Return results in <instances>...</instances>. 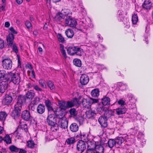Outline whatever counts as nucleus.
Instances as JSON below:
<instances>
[{"label": "nucleus", "instance_id": "nucleus-36", "mask_svg": "<svg viewBox=\"0 0 153 153\" xmlns=\"http://www.w3.org/2000/svg\"><path fill=\"white\" fill-rule=\"evenodd\" d=\"M3 140L7 144H9L11 143V139L9 135L7 134L3 138Z\"/></svg>", "mask_w": 153, "mask_h": 153}, {"label": "nucleus", "instance_id": "nucleus-49", "mask_svg": "<svg viewBox=\"0 0 153 153\" xmlns=\"http://www.w3.org/2000/svg\"><path fill=\"white\" fill-rule=\"evenodd\" d=\"M45 103L46 106L48 109H51V103L49 100L47 99L45 101Z\"/></svg>", "mask_w": 153, "mask_h": 153}, {"label": "nucleus", "instance_id": "nucleus-15", "mask_svg": "<svg viewBox=\"0 0 153 153\" xmlns=\"http://www.w3.org/2000/svg\"><path fill=\"white\" fill-rule=\"evenodd\" d=\"M14 39V35L13 33H9V35L7 37V45L11 47L13 44V41Z\"/></svg>", "mask_w": 153, "mask_h": 153}, {"label": "nucleus", "instance_id": "nucleus-27", "mask_svg": "<svg viewBox=\"0 0 153 153\" xmlns=\"http://www.w3.org/2000/svg\"><path fill=\"white\" fill-rule=\"evenodd\" d=\"M65 33L67 36L68 38H72L74 35V32L71 29H68L65 31Z\"/></svg>", "mask_w": 153, "mask_h": 153}, {"label": "nucleus", "instance_id": "nucleus-42", "mask_svg": "<svg viewBox=\"0 0 153 153\" xmlns=\"http://www.w3.org/2000/svg\"><path fill=\"white\" fill-rule=\"evenodd\" d=\"M7 114L4 112H1L0 113V120L3 121L6 119Z\"/></svg>", "mask_w": 153, "mask_h": 153}, {"label": "nucleus", "instance_id": "nucleus-18", "mask_svg": "<svg viewBox=\"0 0 153 153\" xmlns=\"http://www.w3.org/2000/svg\"><path fill=\"white\" fill-rule=\"evenodd\" d=\"M125 138L124 137H120L115 139L117 147H119L125 141Z\"/></svg>", "mask_w": 153, "mask_h": 153}, {"label": "nucleus", "instance_id": "nucleus-7", "mask_svg": "<svg viewBox=\"0 0 153 153\" xmlns=\"http://www.w3.org/2000/svg\"><path fill=\"white\" fill-rule=\"evenodd\" d=\"M59 119H57L58 126H59L62 128L65 129L68 127V121L67 119L64 116V114L59 116Z\"/></svg>", "mask_w": 153, "mask_h": 153}, {"label": "nucleus", "instance_id": "nucleus-41", "mask_svg": "<svg viewBox=\"0 0 153 153\" xmlns=\"http://www.w3.org/2000/svg\"><path fill=\"white\" fill-rule=\"evenodd\" d=\"M57 36L59 42L63 43L65 42V39L61 34L60 33H58L57 35Z\"/></svg>", "mask_w": 153, "mask_h": 153}, {"label": "nucleus", "instance_id": "nucleus-37", "mask_svg": "<svg viewBox=\"0 0 153 153\" xmlns=\"http://www.w3.org/2000/svg\"><path fill=\"white\" fill-rule=\"evenodd\" d=\"M59 46L60 48L61 52L62 55L65 58H66L67 57V56L65 50L64 49V46L62 44H60Z\"/></svg>", "mask_w": 153, "mask_h": 153}, {"label": "nucleus", "instance_id": "nucleus-59", "mask_svg": "<svg viewBox=\"0 0 153 153\" xmlns=\"http://www.w3.org/2000/svg\"><path fill=\"white\" fill-rule=\"evenodd\" d=\"M12 48V49L14 52H15L16 53H17L18 52V48L15 44H13L12 46L11 47Z\"/></svg>", "mask_w": 153, "mask_h": 153}, {"label": "nucleus", "instance_id": "nucleus-17", "mask_svg": "<svg viewBox=\"0 0 153 153\" xmlns=\"http://www.w3.org/2000/svg\"><path fill=\"white\" fill-rule=\"evenodd\" d=\"M82 103L83 106L87 108H89L91 106L90 99H86L82 98Z\"/></svg>", "mask_w": 153, "mask_h": 153}, {"label": "nucleus", "instance_id": "nucleus-20", "mask_svg": "<svg viewBox=\"0 0 153 153\" xmlns=\"http://www.w3.org/2000/svg\"><path fill=\"white\" fill-rule=\"evenodd\" d=\"M116 114L118 115H120L125 113L126 111V109L124 107L122 106L121 107L118 108L115 110Z\"/></svg>", "mask_w": 153, "mask_h": 153}, {"label": "nucleus", "instance_id": "nucleus-40", "mask_svg": "<svg viewBox=\"0 0 153 153\" xmlns=\"http://www.w3.org/2000/svg\"><path fill=\"white\" fill-rule=\"evenodd\" d=\"M135 102H128L127 103L128 107L130 109H133L136 107Z\"/></svg>", "mask_w": 153, "mask_h": 153}, {"label": "nucleus", "instance_id": "nucleus-4", "mask_svg": "<svg viewBox=\"0 0 153 153\" xmlns=\"http://www.w3.org/2000/svg\"><path fill=\"white\" fill-rule=\"evenodd\" d=\"M91 145V149H95L97 153H103L104 148L102 145L99 144V143L98 141H95L92 140L89 142V146Z\"/></svg>", "mask_w": 153, "mask_h": 153}, {"label": "nucleus", "instance_id": "nucleus-6", "mask_svg": "<svg viewBox=\"0 0 153 153\" xmlns=\"http://www.w3.org/2000/svg\"><path fill=\"white\" fill-rule=\"evenodd\" d=\"M62 19V20L64 21V22L62 23H59V24L62 25L63 26H68L75 27L77 24V22L76 19L70 16H69L68 18L65 19V20Z\"/></svg>", "mask_w": 153, "mask_h": 153}, {"label": "nucleus", "instance_id": "nucleus-61", "mask_svg": "<svg viewBox=\"0 0 153 153\" xmlns=\"http://www.w3.org/2000/svg\"><path fill=\"white\" fill-rule=\"evenodd\" d=\"M118 104L121 105L122 107L123 105H125V101H124L122 99H120L117 102Z\"/></svg>", "mask_w": 153, "mask_h": 153}, {"label": "nucleus", "instance_id": "nucleus-13", "mask_svg": "<svg viewBox=\"0 0 153 153\" xmlns=\"http://www.w3.org/2000/svg\"><path fill=\"white\" fill-rule=\"evenodd\" d=\"M8 85L7 81H3L0 82V92L4 93L7 89Z\"/></svg>", "mask_w": 153, "mask_h": 153}, {"label": "nucleus", "instance_id": "nucleus-58", "mask_svg": "<svg viewBox=\"0 0 153 153\" xmlns=\"http://www.w3.org/2000/svg\"><path fill=\"white\" fill-rule=\"evenodd\" d=\"M86 153H94V149H91V145H90V146H89V143H88V147Z\"/></svg>", "mask_w": 153, "mask_h": 153}, {"label": "nucleus", "instance_id": "nucleus-30", "mask_svg": "<svg viewBox=\"0 0 153 153\" xmlns=\"http://www.w3.org/2000/svg\"><path fill=\"white\" fill-rule=\"evenodd\" d=\"M108 147L110 148H112L115 146L116 147L115 139H110L108 142Z\"/></svg>", "mask_w": 153, "mask_h": 153}, {"label": "nucleus", "instance_id": "nucleus-25", "mask_svg": "<svg viewBox=\"0 0 153 153\" xmlns=\"http://www.w3.org/2000/svg\"><path fill=\"white\" fill-rule=\"evenodd\" d=\"M12 98L11 96L8 95L5 96V98L3 100V101L5 105H8L12 102Z\"/></svg>", "mask_w": 153, "mask_h": 153}, {"label": "nucleus", "instance_id": "nucleus-43", "mask_svg": "<svg viewBox=\"0 0 153 153\" xmlns=\"http://www.w3.org/2000/svg\"><path fill=\"white\" fill-rule=\"evenodd\" d=\"M9 149L11 152H17L19 150V149L17 148L14 145H12L10 146Z\"/></svg>", "mask_w": 153, "mask_h": 153}, {"label": "nucleus", "instance_id": "nucleus-9", "mask_svg": "<svg viewBox=\"0 0 153 153\" xmlns=\"http://www.w3.org/2000/svg\"><path fill=\"white\" fill-rule=\"evenodd\" d=\"M87 24V22L85 19H83L82 21H80L79 24L80 25V27L78 29L82 31L83 30V29L86 30L87 29L88 27L91 28L93 26V25L92 24Z\"/></svg>", "mask_w": 153, "mask_h": 153}, {"label": "nucleus", "instance_id": "nucleus-19", "mask_svg": "<svg viewBox=\"0 0 153 153\" xmlns=\"http://www.w3.org/2000/svg\"><path fill=\"white\" fill-rule=\"evenodd\" d=\"M151 3L150 0H145L143 5V8L147 10H149L151 7Z\"/></svg>", "mask_w": 153, "mask_h": 153}, {"label": "nucleus", "instance_id": "nucleus-63", "mask_svg": "<svg viewBox=\"0 0 153 153\" xmlns=\"http://www.w3.org/2000/svg\"><path fill=\"white\" fill-rule=\"evenodd\" d=\"M75 4L81 6L82 4V1L81 0H74Z\"/></svg>", "mask_w": 153, "mask_h": 153}, {"label": "nucleus", "instance_id": "nucleus-22", "mask_svg": "<svg viewBox=\"0 0 153 153\" xmlns=\"http://www.w3.org/2000/svg\"><path fill=\"white\" fill-rule=\"evenodd\" d=\"M125 141L126 142V144L128 145H131L135 142L134 138H129L128 136L126 134H124Z\"/></svg>", "mask_w": 153, "mask_h": 153}, {"label": "nucleus", "instance_id": "nucleus-32", "mask_svg": "<svg viewBox=\"0 0 153 153\" xmlns=\"http://www.w3.org/2000/svg\"><path fill=\"white\" fill-rule=\"evenodd\" d=\"M86 114L87 117L89 118L94 116L95 114V113L94 111L91 109L86 111Z\"/></svg>", "mask_w": 153, "mask_h": 153}, {"label": "nucleus", "instance_id": "nucleus-60", "mask_svg": "<svg viewBox=\"0 0 153 153\" xmlns=\"http://www.w3.org/2000/svg\"><path fill=\"white\" fill-rule=\"evenodd\" d=\"M33 88L36 91H42V89L40 88L37 85L34 84L33 85Z\"/></svg>", "mask_w": 153, "mask_h": 153}, {"label": "nucleus", "instance_id": "nucleus-5", "mask_svg": "<svg viewBox=\"0 0 153 153\" xmlns=\"http://www.w3.org/2000/svg\"><path fill=\"white\" fill-rule=\"evenodd\" d=\"M9 79L15 85H19L20 82V77L18 73H16L15 71H13L8 73Z\"/></svg>", "mask_w": 153, "mask_h": 153}, {"label": "nucleus", "instance_id": "nucleus-8", "mask_svg": "<svg viewBox=\"0 0 153 153\" xmlns=\"http://www.w3.org/2000/svg\"><path fill=\"white\" fill-rule=\"evenodd\" d=\"M2 67L4 69L9 70L12 67V62L11 59L9 58H6L2 60Z\"/></svg>", "mask_w": 153, "mask_h": 153}, {"label": "nucleus", "instance_id": "nucleus-50", "mask_svg": "<svg viewBox=\"0 0 153 153\" xmlns=\"http://www.w3.org/2000/svg\"><path fill=\"white\" fill-rule=\"evenodd\" d=\"M40 100V98L38 97H34L32 101L33 104L36 105L39 102Z\"/></svg>", "mask_w": 153, "mask_h": 153}, {"label": "nucleus", "instance_id": "nucleus-35", "mask_svg": "<svg viewBox=\"0 0 153 153\" xmlns=\"http://www.w3.org/2000/svg\"><path fill=\"white\" fill-rule=\"evenodd\" d=\"M132 22L133 25L136 24L138 21V17L137 14L134 13L132 16Z\"/></svg>", "mask_w": 153, "mask_h": 153}, {"label": "nucleus", "instance_id": "nucleus-52", "mask_svg": "<svg viewBox=\"0 0 153 153\" xmlns=\"http://www.w3.org/2000/svg\"><path fill=\"white\" fill-rule=\"evenodd\" d=\"M118 85L119 87L120 88L122 87V86H124V88L123 89V90L126 89L127 87V85L126 84L121 82L119 83L118 84Z\"/></svg>", "mask_w": 153, "mask_h": 153}, {"label": "nucleus", "instance_id": "nucleus-1", "mask_svg": "<svg viewBox=\"0 0 153 153\" xmlns=\"http://www.w3.org/2000/svg\"><path fill=\"white\" fill-rule=\"evenodd\" d=\"M18 101L14 106V109L13 112L12 116L14 118L17 117L20 114L22 104L25 101V98L24 96H20L18 97Z\"/></svg>", "mask_w": 153, "mask_h": 153}, {"label": "nucleus", "instance_id": "nucleus-2", "mask_svg": "<svg viewBox=\"0 0 153 153\" xmlns=\"http://www.w3.org/2000/svg\"><path fill=\"white\" fill-rule=\"evenodd\" d=\"M58 115L56 117H55L53 114L49 115L47 118V121L48 125L51 126V128L53 131H57L59 129L57 121V119H59Z\"/></svg>", "mask_w": 153, "mask_h": 153}, {"label": "nucleus", "instance_id": "nucleus-11", "mask_svg": "<svg viewBox=\"0 0 153 153\" xmlns=\"http://www.w3.org/2000/svg\"><path fill=\"white\" fill-rule=\"evenodd\" d=\"M22 117L25 120L29 121L31 119L32 117L29 111L25 110L22 114Z\"/></svg>", "mask_w": 153, "mask_h": 153}, {"label": "nucleus", "instance_id": "nucleus-14", "mask_svg": "<svg viewBox=\"0 0 153 153\" xmlns=\"http://www.w3.org/2000/svg\"><path fill=\"white\" fill-rule=\"evenodd\" d=\"M126 13L121 10H119L117 14V17L119 21H123Z\"/></svg>", "mask_w": 153, "mask_h": 153}, {"label": "nucleus", "instance_id": "nucleus-26", "mask_svg": "<svg viewBox=\"0 0 153 153\" xmlns=\"http://www.w3.org/2000/svg\"><path fill=\"white\" fill-rule=\"evenodd\" d=\"M110 99L108 97H105L101 99V103L104 105H107L110 103Z\"/></svg>", "mask_w": 153, "mask_h": 153}, {"label": "nucleus", "instance_id": "nucleus-44", "mask_svg": "<svg viewBox=\"0 0 153 153\" xmlns=\"http://www.w3.org/2000/svg\"><path fill=\"white\" fill-rule=\"evenodd\" d=\"M27 146L28 147L30 148H33L35 145L33 141L31 140H30L27 142Z\"/></svg>", "mask_w": 153, "mask_h": 153}, {"label": "nucleus", "instance_id": "nucleus-38", "mask_svg": "<svg viewBox=\"0 0 153 153\" xmlns=\"http://www.w3.org/2000/svg\"><path fill=\"white\" fill-rule=\"evenodd\" d=\"M75 141V139L74 137H70L68 138L66 140L67 143L69 145L74 144Z\"/></svg>", "mask_w": 153, "mask_h": 153}, {"label": "nucleus", "instance_id": "nucleus-45", "mask_svg": "<svg viewBox=\"0 0 153 153\" xmlns=\"http://www.w3.org/2000/svg\"><path fill=\"white\" fill-rule=\"evenodd\" d=\"M83 50L79 47H77V49L75 53L79 56H81L83 53Z\"/></svg>", "mask_w": 153, "mask_h": 153}, {"label": "nucleus", "instance_id": "nucleus-34", "mask_svg": "<svg viewBox=\"0 0 153 153\" xmlns=\"http://www.w3.org/2000/svg\"><path fill=\"white\" fill-rule=\"evenodd\" d=\"M91 96L93 97H97L99 95V91L98 89L96 88L92 90L91 92Z\"/></svg>", "mask_w": 153, "mask_h": 153}, {"label": "nucleus", "instance_id": "nucleus-57", "mask_svg": "<svg viewBox=\"0 0 153 153\" xmlns=\"http://www.w3.org/2000/svg\"><path fill=\"white\" fill-rule=\"evenodd\" d=\"M125 153H134V150L133 148L130 147L126 149Z\"/></svg>", "mask_w": 153, "mask_h": 153}, {"label": "nucleus", "instance_id": "nucleus-39", "mask_svg": "<svg viewBox=\"0 0 153 153\" xmlns=\"http://www.w3.org/2000/svg\"><path fill=\"white\" fill-rule=\"evenodd\" d=\"M73 63L74 65L79 67H80L82 65L81 60L78 59H74L73 60Z\"/></svg>", "mask_w": 153, "mask_h": 153}, {"label": "nucleus", "instance_id": "nucleus-62", "mask_svg": "<svg viewBox=\"0 0 153 153\" xmlns=\"http://www.w3.org/2000/svg\"><path fill=\"white\" fill-rule=\"evenodd\" d=\"M67 108H69L73 106H74V105L73 104V102L72 101H68L67 102Z\"/></svg>", "mask_w": 153, "mask_h": 153}, {"label": "nucleus", "instance_id": "nucleus-56", "mask_svg": "<svg viewBox=\"0 0 153 153\" xmlns=\"http://www.w3.org/2000/svg\"><path fill=\"white\" fill-rule=\"evenodd\" d=\"M127 100H129L128 102H135V100L133 97L132 94H128L127 97Z\"/></svg>", "mask_w": 153, "mask_h": 153}, {"label": "nucleus", "instance_id": "nucleus-3", "mask_svg": "<svg viewBox=\"0 0 153 153\" xmlns=\"http://www.w3.org/2000/svg\"><path fill=\"white\" fill-rule=\"evenodd\" d=\"M71 14V13L69 10L64 9L56 14V18L58 20L59 23H62L64 22V21L62 20V19L65 20V19L70 16Z\"/></svg>", "mask_w": 153, "mask_h": 153}, {"label": "nucleus", "instance_id": "nucleus-55", "mask_svg": "<svg viewBox=\"0 0 153 153\" xmlns=\"http://www.w3.org/2000/svg\"><path fill=\"white\" fill-rule=\"evenodd\" d=\"M39 82L42 87L44 88H46V85L44 81L42 79L39 80Z\"/></svg>", "mask_w": 153, "mask_h": 153}, {"label": "nucleus", "instance_id": "nucleus-64", "mask_svg": "<svg viewBox=\"0 0 153 153\" xmlns=\"http://www.w3.org/2000/svg\"><path fill=\"white\" fill-rule=\"evenodd\" d=\"M25 25L28 28H30L32 26L31 23L29 21H27L25 23Z\"/></svg>", "mask_w": 153, "mask_h": 153}, {"label": "nucleus", "instance_id": "nucleus-47", "mask_svg": "<svg viewBox=\"0 0 153 153\" xmlns=\"http://www.w3.org/2000/svg\"><path fill=\"white\" fill-rule=\"evenodd\" d=\"M138 129L137 126H134V127L131 128L130 130L132 132V134L134 135L136 134L138 130Z\"/></svg>", "mask_w": 153, "mask_h": 153}, {"label": "nucleus", "instance_id": "nucleus-31", "mask_svg": "<svg viewBox=\"0 0 153 153\" xmlns=\"http://www.w3.org/2000/svg\"><path fill=\"white\" fill-rule=\"evenodd\" d=\"M71 131L73 132L77 131L79 128L78 125L75 123L72 124L70 126Z\"/></svg>", "mask_w": 153, "mask_h": 153}, {"label": "nucleus", "instance_id": "nucleus-46", "mask_svg": "<svg viewBox=\"0 0 153 153\" xmlns=\"http://www.w3.org/2000/svg\"><path fill=\"white\" fill-rule=\"evenodd\" d=\"M6 71L4 70L0 71V80L4 79L5 77Z\"/></svg>", "mask_w": 153, "mask_h": 153}, {"label": "nucleus", "instance_id": "nucleus-21", "mask_svg": "<svg viewBox=\"0 0 153 153\" xmlns=\"http://www.w3.org/2000/svg\"><path fill=\"white\" fill-rule=\"evenodd\" d=\"M77 47L75 46L69 47L67 49L68 54L70 55H74L75 53Z\"/></svg>", "mask_w": 153, "mask_h": 153}, {"label": "nucleus", "instance_id": "nucleus-16", "mask_svg": "<svg viewBox=\"0 0 153 153\" xmlns=\"http://www.w3.org/2000/svg\"><path fill=\"white\" fill-rule=\"evenodd\" d=\"M80 82L81 84L84 85L87 84L89 81V78L88 76L86 75H82L80 78Z\"/></svg>", "mask_w": 153, "mask_h": 153}, {"label": "nucleus", "instance_id": "nucleus-48", "mask_svg": "<svg viewBox=\"0 0 153 153\" xmlns=\"http://www.w3.org/2000/svg\"><path fill=\"white\" fill-rule=\"evenodd\" d=\"M47 83L48 87L51 90H53L55 88V86L51 81H48Z\"/></svg>", "mask_w": 153, "mask_h": 153}, {"label": "nucleus", "instance_id": "nucleus-24", "mask_svg": "<svg viewBox=\"0 0 153 153\" xmlns=\"http://www.w3.org/2000/svg\"><path fill=\"white\" fill-rule=\"evenodd\" d=\"M45 106L42 104H39L37 106V111L38 113L39 114H42L45 111Z\"/></svg>", "mask_w": 153, "mask_h": 153}, {"label": "nucleus", "instance_id": "nucleus-51", "mask_svg": "<svg viewBox=\"0 0 153 153\" xmlns=\"http://www.w3.org/2000/svg\"><path fill=\"white\" fill-rule=\"evenodd\" d=\"M72 101L74 106L78 105L80 104L78 98H74L72 100Z\"/></svg>", "mask_w": 153, "mask_h": 153}, {"label": "nucleus", "instance_id": "nucleus-33", "mask_svg": "<svg viewBox=\"0 0 153 153\" xmlns=\"http://www.w3.org/2000/svg\"><path fill=\"white\" fill-rule=\"evenodd\" d=\"M144 135L142 132H139L138 133L137 138L138 139L142 140L141 144L143 146L144 144H145L146 141L143 138Z\"/></svg>", "mask_w": 153, "mask_h": 153}, {"label": "nucleus", "instance_id": "nucleus-10", "mask_svg": "<svg viewBox=\"0 0 153 153\" xmlns=\"http://www.w3.org/2000/svg\"><path fill=\"white\" fill-rule=\"evenodd\" d=\"M86 149L85 142L82 140H79L77 144V149L80 152H83Z\"/></svg>", "mask_w": 153, "mask_h": 153}, {"label": "nucleus", "instance_id": "nucleus-53", "mask_svg": "<svg viewBox=\"0 0 153 153\" xmlns=\"http://www.w3.org/2000/svg\"><path fill=\"white\" fill-rule=\"evenodd\" d=\"M124 21L123 20V23L126 25V27L127 28H128L130 27L129 22L128 19H124Z\"/></svg>", "mask_w": 153, "mask_h": 153}, {"label": "nucleus", "instance_id": "nucleus-29", "mask_svg": "<svg viewBox=\"0 0 153 153\" xmlns=\"http://www.w3.org/2000/svg\"><path fill=\"white\" fill-rule=\"evenodd\" d=\"M80 14L79 15L80 19H83L84 16L86 15V12L84 6L82 5L81 7Z\"/></svg>", "mask_w": 153, "mask_h": 153}, {"label": "nucleus", "instance_id": "nucleus-23", "mask_svg": "<svg viewBox=\"0 0 153 153\" xmlns=\"http://www.w3.org/2000/svg\"><path fill=\"white\" fill-rule=\"evenodd\" d=\"M35 93L34 91L33 90H30L28 91L25 94L26 97L29 99L32 100L34 97Z\"/></svg>", "mask_w": 153, "mask_h": 153}, {"label": "nucleus", "instance_id": "nucleus-12", "mask_svg": "<svg viewBox=\"0 0 153 153\" xmlns=\"http://www.w3.org/2000/svg\"><path fill=\"white\" fill-rule=\"evenodd\" d=\"M107 120L106 117L101 116L99 118L98 121L102 127L105 128L108 125Z\"/></svg>", "mask_w": 153, "mask_h": 153}, {"label": "nucleus", "instance_id": "nucleus-54", "mask_svg": "<svg viewBox=\"0 0 153 153\" xmlns=\"http://www.w3.org/2000/svg\"><path fill=\"white\" fill-rule=\"evenodd\" d=\"M70 113L73 116H76L77 114V112L74 108H72L70 109Z\"/></svg>", "mask_w": 153, "mask_h": 153}, {"label": "nucleus", "instance_id": "nucleus-28", "mask_svg": "<svg viewBox=\"0 0 153 153\" xmlns=\"http://www.w3.org/2000/svg\"><path fill=\"white\" fill-rule=\"evenodd\" d=\"M58 104L61 109L65 110L67 108V103L65 101H59Z\"/></svg>", "mask_w": 153, "mask_h": 153}]
</instances>
